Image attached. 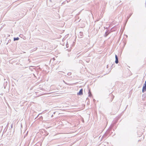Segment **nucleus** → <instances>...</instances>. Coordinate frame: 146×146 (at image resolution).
<instances>
[{
  "mask_svg": "<svg viewBox=\"0 0 146 146\" xmlns=\"http://www.w3.org/2000/svg\"><path fill=\"white\" fill-rule=\"evenodd\" d=\"M115 63L116 64H117L118 63V58L116 55H115Z\"/></svg>",
  "mask_w": 146,
  "mask_h": 146,
  "instance_id": "f257e3e1",
  "label": "nucleus"
},
{
  "mask_svg": "<svg viewBox=\"0 0 146 146\" xmlns=\"http://www.w3.org/2000/svg\"><path fill=\"white\" fill-rule=\"evenodd\" d=\"M82 91L83 90L82 89L80 90L79 92L77 93V95H82L83 94Z\"/></svg>",
  "mask_w": 146,
  "mask_h": 146,
  "instance_id": "f03ea898",
  "label": "nucleus"
},
{
  "mask_svg": "<svg viewBox=\"0 0 146 146\" xmlns=\"http://www.w3.org/2000/svg\"><path fill=\"white\" fill-rule=\"evenodd\" d=\"M146 91V86L143 85L142 89V92L143 93Z\"/></svg>",
  "mask_w": 146,
  "mask_h": 146,
  "instance_id": "7ed1b4c3",
  "label": "nucleus"
},
{
  "mask_svg": "<svg viewBox=\"0 0 146 146\" xmlns=\"http://www.w3.org/2000/svg\"><path fill=\"white\" fill-rule=\"evenodd\" d=\"M19 38L18 37H17V38H14V40L15 41V40H19Z\"/></svg>",
  "mask_w": 146,
  "mask_h": 146,
  "instance_id": "20e7f679",
  "label": "nucleus"
},
{
  "mask_svg": "<svg viewBox=\"0 0 146 146\" xmlns=\"http://www.w3.org/2000/svg\"><path fill=\"white\" fill-rule=\"evenodd\" d=\"M88 94H89V96L90 97L91 96V93L90 90H89V92H88Z\"/></svg>",
  "mask_w": 146,
  "mask_h": 146,
  "instance_id": "39448f33",
  "label": "nucleus"
},
{
  "mask_svg": "<svg viewBox=\"0 0 146 146\" xmlns=\"http://www.w3.org/2000/svg\"><path fill=\"white\" fill-rule=\"evenodd\" d=\"M71 74V73L70 72H69L67 74V75H68V76H70Z\"/></svg>",
  "mask_w": 146,
  "mask_h": 146,
  "instance_id": "423d86ee",
  "label": "nucleus"
},
{
  "mask_svg": "<svg viewBox=\"0 0 146 146\" xmlns=\"http://www.w3.org/2000/svg\"><path fill=\"white\" fill-rule=\"evenodd\" d=\"M143 85L146 86V80L145 81V84H144Z\"/></svg>",
  "mask_w": 146,
  "mask_h": 146,
  "instance_id": "0eeeda50",
  "label": "nucleus"
}]
</instances>
